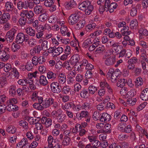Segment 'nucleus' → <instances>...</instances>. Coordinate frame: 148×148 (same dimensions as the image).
Segmentation results:
<instances>
[{
    "instance_id": "nucleus-18",
    "label": "nucleus",
    "mask_w": 148,
    "mask_h": 148,
    "mask_svg": "<svg viewBox=\"0 0 148 148\" xmlns=\"http://www.w3.org/2000/svg\"><path fill=\"white\" fill-rule=\"evenodd\" d=\"M40 118L39 117L33 118L32 117L29 118L28 121L30 124H36L37 123L40 121Z\"/></svg>"
},
{
    "instance_id": "nucleus-63",
    "label": "nucleus",
    "mask_w": 148,
    "mask_h": 148,
    "mask_svg": "<svg viewBox=\"0 0 148 148\" xmlns=\"http://www.w3.org/2000/svg\"><path fill=\"white\" fill-rule=\"evenodd\" d=\"M137 61V59L136 57H133L129 60L128 62V63L134 64Z\"/></svg>"
},
{
    "instance_id": "nucleus-58",
    "label": "nucleus",
    "mask_w": 148,
    "mask_h": 148,
    "mask_svg": "<svg viewBox=\"0 0 148 148\" xmlns=\"http://www.w3.org/2000/svg\"><path fill=\"white\" fill-rule=\"evenodd\" d=\"M128 137L127 135L121 134L119 136L118 138L120 140H123L127 139Z\"/></svg>"
},
{
    "instance_id": "nucleus-33",
    "label": "nucleus",
    "mask_w": 148,
    "mask_h": 148,
    "mask_svg": "<svg viewBox=\"0 0 148 148\" xmlns=\"http://www.w3.org/2000/svg\"><path fill=\"white\" fill-rule=\"evenodd\" d=\"M59 81L60 83L62 84H64L66 81V76L62 74L59 76Z\"/></svg>"
},
{
    "instance_id": "nucleus-64",
    "label": "nucleus",
    "mask_w": 148,
    "mask_h": 148,
    "mask_svg": "<svg viewBox=\"0 0 148 148\" xmlns=\"http://www.w3.org/2000/svg\"><path fill=\"white\" fill-rule=\"evenodd\" d=\"M92 73L90 71H87L85 74V77L87 79L91 78L92 77Z\"/></svg>"
},
{
    "instance_id": "nucleus-1",
    "label": "nucleus",
    "mask_w": 148,
    "mask_h": 148,
    "mask_svg": "<svg viewBox=\"0 0 148 148\" xmlns=\"http://www.w3.org/2000/svg\"><path fill=\"white\" fill-rule=\"evenodd\" d=\"M120 73L121 72L118 69L114 71V69H110L107 73L106 76L108 78L111 79V81L113 82L117 79Z\"/></svg>"
},
{
    "instance_id": "nucleus-48",
    "label": "nucleus",
    "mask_w": 148,
    "mask_h": 148,
    "mask_svg": "<svg viewBox=\"0 0 148 148\" xmlns=\"http://www.w3.org/2000/svg\"><path fill=\"white\" fill-rule=\"evenodd\" d=\"M11 47L12 51L15 52L19 49L20 47L18 44H15L13 43Z\"/></svg>"
},
{
    "instance_id": "nucleus-23",
    "label": "nucleus",
    "mask_w": 148,
    "mask_h": 148,
    "mask_svg": "<svg viewBox=\"0 0 148 148\" xmlns=\"http://www.w3.org/2000/svg\"><path fill=\"white\" fill-rule=\"evenodd\" d=\"M26 33L31 36H34L35 34V32L32 27H28L25 29Z\"/></svg>"
},
{
    "instance_id": "nucleus-40",
    "label": "nucleus",
    "mask_w": 148,
    "mask_h": 148,
    "mask_svg": "<svg viewBox=\"0 0 148 148\" xmlns=\"http://www.w3.org/2000/svg\"><path fill=\"white\" fill-rule=\"evenodd\" d=\"M89 116L88 112L87 111H83L80 113V116L79 117H82L86 118Z\"/></svg>"
},
{
    "instance_id": "nucleus-42",
    "label": "nucleus",
    "mask_w": 148,
    "mask_h": 148,
    "mask_svg": "<svg viewBox=\"0 0 148 148\" xmlns=\"http://www.w3.org/2000/svg\"><path fill=\"white\" fill-rule=\"evenodd\" d=\"M55 51V53H56L55 55L56 56H58L62 53L63 51V49L61 47H57V49Z\"/></svg>"
},
{
    "instance_id": "nucleus-34",
    "label": "nucleus",
    "mask_w": 148,
    "mask_h": 148,
    "mask_svg": "<svg viewBox=\"0 0 148 148\" xmlns=\"http://www.w3.org/2000/svg\"><path fill=\"white\" fill-rule=\"evenodd\" d=\"M139 33L140 34V36H146L148 35V32L146 29H141L139 30Z\"/></svg>"
},
{
    "instance_id": "nucleus-37",
    "label": "nucleus",
    "mask_w": 148,
    "mask_h": 148,
    "mask_svg": "<svg viewBox=\"0 0 148 148\" xmlns=\"http://www.w3.org/2000/svg\"><path fill=\"white\" fill-rule=\"evenodd\" d=\"M135 84L138 86H141L143 84V82L142 78L141 77H139L137 78L135 81Z\"/></svg>"
},
{
    "instance_id": "nucleus-47",
    "label": "nucleus",
    "mask_w": 148,
    "mask_h": 148,
    "mask_svg": "<svg viewBox=\"0 0 148 148\" xmlns=\"http://www.w3.org/2000/svg\"><path fill=\"white\" fill-rule=\"evenodd\" d=\"M41 103L39 102L38 103H35L33 104V107L35 109L38 110H42V108L41 107Z\"/></svg>"
},
{
    "instance_id": "nucleus-52",
    "label": "nucleus",
    "mask_w": 148,
    "mask_h": 148,
    "mask_svg": "<svg viewBox=\"0 0 148 148\" xmlns=\"http://www.w3.org/2000/svg\"><path fill=\"white\" fill-rule=\"evenodd\" d=\"M47 43L48 42L47 40H44L42 44L41 47L42 49L45 50L46 49H47Z\"/></svg>"
},
{
    "instance_id": "nucleus-60",
    "label": "nucleus",
    "mask_w": 148,
    "mask_h": 148,
    "mask_svg": "<svg viewBox=\"0 0 148 148\" xmlns=\"http://www.w3.org/2000/svg\"><path fill=\"white\" fill-rule=\"evenodd\" d=\"M72 104V102H69L65 104V105L63 107V109H69L71 108V106Z\"/></svg>"
},
{
    "instance_id": "nucleus-3",
    "label": "nucleus",
    "mask_w": 148,
    "mask_h": 148,
    "mask_svg": "<svg viewBox=\"0 0 148 148\" xmlns=\"http://www.w3.org/2000/svg\"><path fill=\"white\" fill-rule=\"evenodd\" d=\"M50 88L52 92L56 94L59 93L62 89L61 86L56 82H53L51 84Z\"/></svg>"
},
{
    "instance_id": "nucleus-32",
    "label": "nucleus",
    "mask_w": 148,
    "mask_h": 148,
    "mask_svg": "<svg viewBox=\"0 0 148 148\" xmlns=\"http://www.w3.org/2000/svg\"><path fill=\"white\" fill-rule=\"evenodd\" d=\"M16 87L15 86H11L9 90L10 94L12 96L15 95L16 94Z\"/></svg>"
},
{
    "instance_id": "nucleus-30",
    "label": "nucleus",
    "mask_w": 148,
    "mask_h": 148,
    "mask_svg": "<svg viewBox=\"0 0 148 148\" xmlns=\"http://www.w3.org/2000/svg\"><path fill=\"white\" fill-rule=\"evenodd\" d=\"M16 130V128L14 126L10 125L7 128L6 130L10 133L14 134Z\"/></svg>"
},
{
    "instance_id": "nucleus-26",
    "label": "nucleus",
    "mask_w": 148,
    "mask_h": 148,
    "mask_svg": "<svg viewBox=\"0 0 148 148\" xmlns=\"http://www.w3.org/2000/svg\"><path fill=\"white\" fill-rule=\"evenodd\" d=\"M138 25V23L136 20L134 19L131 21L130 24V27L132 29H136Z\"/></svg>"
},
{
    "instance_id": "nucleus-50",
    "label": "nucleus",
    "mask_w": 148,
    "mask_h": 148,
    "mask_svg": "<svg viewBox=\"0 0 148 148\" xmlns=\"http://www.w3.org/2000/svg\"><path fill=\"white\" fill-rule=\"evenodd\" d=\"M30 47H32L35 45L36 41L34 39H30L27 41Z\"/></svg>"
},
{
    "instance_id": "nucleus-43",
    "label": "nucleus",
    "mask_w": 148,
    "mask_h": 148,
    "mask_svg": "<svg viewBox=\"0 0 148 148\" xmlns=\"http://www.w3.org/2000/svg\"><path fill=\"white\" fill-rule=\"evenodd\" d=\"M54 4L53 1L52 0H46L44 3L45 5L47 7H51Z\"/></svg>"
},
{
    "instance_id": "nucleus-2",
    "label": "nucleus",
    "mask_w": 148,
    "mask_h": 148,
    "mask_svg": "<svg viewBox=\"0 0 148 148\" xmlns=\"http://www.w3.org/2000/svg\"><path fill=\"white\" fill-rule=\"evenodd\" d=\"M53 99L52 98H49L48 99H46L45 100H43V98H40L39 100V102L41 104V107L42 108V110L44 108H47L53 103Z\"/></svg>"
},
{
    "instance_id": "nucleus-5",
    "label": "nucleus",
    "mask_w": 148,
    "mask_h": 148,
    "mask_svg": "<svg viewBox=\"0 0 148 148\" xmlns=\"http://www.w3.org/2000/svg\"><path fill=\"white\" fill-rule=\"evenodd\" d=\"M91 4V3L90 1L86 0L83 2L79 4V8L83 11H84Z\"/></svg>"
},
{
    "instance_id": "nucleus-39",
    "label": "nucleus",
    "mask_w": 148,
    "mask_h": 148,
    "mask_svg": "<svg viewBox=\"0 0 148 148\" xmlns=\"http://www.w3.org/2000/svg\"><path fill=\"white\" fill-rule=\"evenodd\" d=\"M16 32V30L15 29L12 28L8 31L7 33L8 34V35H9L12 37H12L14 38Z\"/></svg>"
},
{
    "instance_id": "nucleus-59",
    "label": "nucleus",
    "mask_w": 148,
    "mask_h": 148,
    "mask_svg": "<svg viewBox=\"0 0 148 148\" xmlns=\"http://www.w3.org/2000/svg\"><path fill=\"white\" fill-rule=\"evenodd\" d=\"M36 127L38 130H42L43 129V126L40 122H38L35 124Z\"/></svg>"
},
{
    "instance_id": "nucleus-12",
    "label": "nucleus",
    "mask_w": 148,
    "mask_h": 148,
    "mask_svg": "<svg viewBox=\"0 0 148 148\" xmlns=\"http://www.w3.org/2000/svg\"><path fill=\"white\" fill-rule=\"evenodd\" d=\"M64 5L65 8L68 10H69L76 6L75 2H74V1L73 0H71L69 3H65Z\"/></svg>"
},
{
    "instance_id": "nucleus-49",
    "label": "nucleus",
    "mask_w": 148,
    "mask_h": 148,
    "mask_svg": "<svg viewBox=\"0 0 148 148\" xmlns=\"http://www.w3.org/2000/svg\"><path fill=\"white\" fill-rule=\"evenodd\" d=\"M26 18L23 17L20 18L19 20V22L21 26H23L25 25L26 23Z\"/></svg>"
},
{
    "instance_id": "nucleus-21",
    "label": "nucleus",
    "mask_w": 148,
    "mask_h": 148,
    "mask_svg": "<svg viewBox=\"0 0 148 148\" xmlns=\"http://www.w3.org/2000/svg\"><path fill=\"white\" fill-rule=\"evenodd\" d=\"M5 7L7 11L11 12L13 10L14 6L12 2L8 1L6 3Z\"/></svg>"
},
{
    "instance_id": "nucleus-22",
    "label": "nucleus",
    "mask_w": 148,
    "mask_h": 148,
    "mask_svg": "<svg viewBox=\"0 0 148 148\" xmlns=\"http://www.w3.org/2000/svg\"><path fill=\"white\" fill-rule=\"evenodd\" d=\"M85 21L84 20H80L77 23L75 26V28L77 29H79L84 27L85 24Z\"/></svg>"
},
{
    "instance_id": "nucleus-27",
    "label": "nucleus",
    "mask_w": 148,
    "mask_h": 148,
    "mask_svg": "<svg viewBox=\"0 0 148 148\" xmlns=\"http://www.w3.org/2000/svg\"><path fill=\"white\" fill-rule=\"evenodd\" d=\"M63 66H65L68 70H70L72 69L73 67V64H72L71 62L65 61L63 64Z\"/></svg>"
},
{
    "instance_id": "nucleus-9",
    "label": "nucleus",
    "mask_w": 148,
    "mask_h": 148,
    "mask_svg": "<svg viewBox=\"0 0 148 148\" xmlns=\"http://www.w3.org/2000/svg\"><path fill=\"white\" fill-rule=\"evenodd\" d=\"M110 119V116L107 113H103L100 118V120L101 122H107Z\"/></svg>"
},
{
    "instance_id": "nucleus-24",
    "label": "nucleus",
    "mask_w": 148,
    "mask_h": 148,
    "mask_svg": "<svg viewBox=\"0 0 148 148\" xmlns=\"http://www.w3.org/2000/svg\"><path fill=\"white\" fill-rule=\"evenodd\" d=\"M118 6L116 3L115 2L112 3L110 4L108 9V10L110 13H112L114 12V9H116Z\"/></svg>"
},
{
    "instance_id": "nucleus-55",
    "label": "nucleus",
    "mask_w": 148,
    "mask_h": 148,
    "mask_svg": "<svg viewBox=\"0 0 148 148\" xmlns=\"http://www.w3.org/2000/svg\"><path fill=\"white\" fill-rule=\"evenodd\" d=\"M35 50V53H39L42 49L41 47L39 45H36L34 47Z\"/></svg>"
},
{
    "instance_id": "nucleus-13",
    "label": "nucleus",
    "mask_w": 148,
    "mask_h": 148,
    "mask_svg": "<svg viewBox=\"0 0 148 148\" xmlns=\"http://www.w3.org/2000/svg\"><path fill=\"white\" fill-rule=\"evenodd\" d=\"M7 109L10 112L15 111L18 110V107L17 106L13 104L8 103Z\"/></svg>"
},
{
    "instance_id": "nucleus-57",
    "label": "nucleus",
    "mask_w": 148,
    "mask_h": 148,
    "mask_svg": "<svg viewBox=\"0 0 148 148\" xmlns=\"http://www.w3.org/2000/svg\"><path fill=\"white\" fill-rule=\"evenodd\" d=\"M74 90L75 91L78 92L81 88V86L79 83L75 84L74 86Z\"/></svg>"
},
{
    "instance_id": "nucleus-7",
    "label": "nucleus",
    "mask_w": 148,
    "mask_h": 148,
    "mask_svg": "<svg viewBox=\"0 0 148 148\" xmlns=\"http://www.w3.org/2000/svg\"><path fill=\"white\" fill-rule=\"evenodd\" d=\"M47 141L48 147L51 146L52 145H55L56 144L59 143L58 141V140L54 139L51 136H49L48 137Z\"/></svg>"
},
{
    "instance_id": "nucleus-31",
    "label": "nucleus",
    "mask_w": 148,
    "mask_h": 148,
    "mask_svg": "<svg viewBox=\"0 0 148 148\" xmlns=\"http://www.w3.org/2000/svg\"><path fill=\"white\" fill-rule=\"evenodd\" d=\"M41 98H42V97H39L38 95V92H35L33 93L32 97V99L33 101L37 100L39 102V100Z\"/></svg>"
},
{
    "instance_id": "nucleus-44",
    "label": "nucleus",
    "mask_w": 148,
    "mask_h": 148,
    "mask_svg": "<svg viewBox=\"0 0 148 148\" xmlns=\"http://www.w3.org/2000/svg\"><path fill=\"white\" fill-rule=\"evenodd\" d=\"M137 13V8L135 7H133L130 11V15L132 16H135Z\"/></svg>"
},
{
    "instance_id": "nucleus-8",
    "label": "nucleus",
    "mask_w": 148,
    "mask_h": 148,
    "mask_svg": "<svg viewBox=\"0 0 148 148\" xmlns=\"http://www.w3.org/2000/svg\"><path fill=\"white\" fill-rule=\"evenodd\" d=\"M141 99L143 100L146 101L148 100V88L143 90L140 95Z\"/></svg>"
},
{
    "instance_id": "nucleus-35",
    "label": "nucleus",
    "mask_w": 148,
    "mask_h": 148,
    "mask_svg": "<svg viewBox=\"0 0 148 148\" xmlns=\"http://www.w3.org/2000/svg\"><path fill=\"white\" fill-rule=\"evenodd\" d=\"M93 6L91 4L90 5L87 9H86V10L84 11L86 15H88L91 13L92 11L93 10Z\"/></svg>"
},
{
    "instance_id": "nucleus-15",
    "label": "nucleus",
    "mask_w": 148,
    "mask_h": 148,
    "mask_svg": "<svg viewBox=\"0 0 148 148\" xmlns=\"http://www.w3.org/2000/svg\"><path fill=\"white\" fill-rule=\"evenodd\" d=\"M24 34L20 33L18 34L16 36V40L18 43H21L23 42Z\"/></svg>"
},
{
    "instance_id": "nucleus-29",
    "label": "nucleus",
    "mask_w": 148,
    "mask_h": 148,
    "mask_svg": "<svg viewBox=\"0 0 148 148\" xmlns=\"http://www.w3.org/2000/svg\"><path fill=\"white\" fill-rule=\"evenodd\" d=\"M19 123L20 125L22 126L25 130H27L28 128V123L25 120H21L20 121Z\"/></svg>"
},
{
    "instance_id": "nucleus-45",
    "label": "nucleus",
    "mask_w": 148,
    "mask_h": 148,
    "mask_svg": "<svg viewBox=\"0 0 148 148\" xmlns=\"http://www.w3.org/2000/svg\"><path fill=\"white\" fill-rule=\"evenodd\" d=\"M91 43V41L89 39L86 40L82 44L83 47L86 48L88 46H89L90 44Z\"/></svg>"
},
{
    "instance_id": "nucleus-62",
    "label": "nucleus",
    "mask_w": 148,
    "mask_h": 148,
    "mask_svg": "<svg viewBox=\"0 0 148 148\" xmlns=\"http://www.w3.org/2000/svg\"><path fill=\"white\" fill-rule=\"evenodd\" d=\"M8 34L7 33L5 36V39L8 42H11L13 41L14 38L10 36L9 35H8Z\"/></svg>"
},
{
    "instance_id": "nucleus-46",
    "label": "nucleus",
    "mask_w": 148,
    "mask_h": 148,
    "mask_svg": "<svg viewBox=\"0 0 148 148\" xmlns=\"http://www.w3.org/2000/svg\"><path fill=\"white\" fill-rule=\"evenodd\" d=\"M11 68V65L10 64L7 63L5 64L4 69V71L6 72H8L10 70Z\"/></svg>"
},
{
    "instance_id": "nucleus-16",
    "label": "nucleus",
    "mask_w": 148,
    "mask_h": 148,
    "mask_svg": "<svg viewBox=\"0 0 148 148\" xmlns=\"http://www.w3.org/2000/svg\"><path fill=\"white\" fill-rule=\"evenodd\" d=\"M80 96L83 99H86L89 96V93L88 92L87 89H83L80 92Z\"/></svg>"
},
{
    "instance_id": "nucleus-28",
    "label": "nucleus",
    "mask_w": 148,
    "mask_h": 148,
    "mask_svg": "<svg viewBox=\"0 0 148 148\" xmlns=\"http://www.w3.org/2000/svg\"><path fill=\"white\" fill-rule=\"evenodd\" d=\"M39 17V20L41 22H43L46 20L48 18V16L46 13L43 12Z\"/></svg>"
},
{
    "instance_id": "nucleus-11",
    "label": "nucleus",
    "mask_w": 148,
    "mask_h": 148,
    "mask_svg": "<svg viewBox=\"0 0 148 148\" xmlns=\"http://www.w3.org/2000/svg\"><path fill=\"white\" fill-rule=\"evenodd\" d=\"M34 12L36 14H38L44 12V10L41 5H37L34 8Z\"/></svg>"
},
{
    "instance_id": "nucleus-20",
    "label": "nucleus",
    "mask_w": 148,
    "mask_h": 148,
    "mask_svg": "<svg viewBox=\"0 0 148 148\" xmlns=\"http://www.w3.org/2000/svg\"><path fill=\"white\" fill-rule=\"evenodd\" d=\"M39 82L40 84L46 85L48 84V81L46 79V77L44 75H41L40 77Z\"/></svg>"
},
{
    "instance_id": "nucleus-17",
    "label": "nucleus",
    "mask_w": 148,
    "mask_h": 148,
    "mask_svg": "<svg viewBox=\"0 0 148 148\" xmlns=\"http://www.w3.org/2000/svg\"><path fill=\"white\" fill-rule=\"evenodd\" d=\"M66 115L65 114L60 113L58 114L56 119L59 123H62L66 119Z\"/></svg>"
},
{
    "instance_id": "nucleus-51",
    "label": "nucleus",
    "mask_w": 148,
    "mask_h": 148,
    "mask_svg": "<svg viewBox=\"0 0 148 148\" xmlns=\"http://www.w3.org/2000/svg\"><path fill=\"white\" fill-rule=\"evenodd\" d=\"M118 82L120 83L118 86L120 88H122L125 86V83H126L127 82V81L124 79H120Z\"/></svg>"
},
{
    "instance_id": "nucleus-10",
    "label": "nucleus",
    "mask_w": 148,
    "mask_h": 148,
    "mask_svg": "<svg viewBox=\"0 0 148 148\" xmlns=\"http://www.w3.org/2000/svg\"><path fill=\"white\" fill-rule=\"evenodd\" d=\"M115 62V57L114 56H110L105 61V64L107 66L112 65Z\"/></svg>"
},
{
    "instance_id": "nucleus-4",
    "label": "nucleus",
    "mask_w": 148,
    "mask_h": 148,
    "mask_svg": "<svg viewBox=\"0 0 148 148\" xmlns=\"http://www.w3.org/2000/svg\"><path fill=\"white\" fill-rule=\"evenodd\" d=\"M80 12H76L75 14H72L70 16L68 20L70 24L73 25L79 21V13Z\"/></svg>"
},
{
    "instance_id": "nucleus-6",
    "label": "nucleus",
    "mask_w": 148,
    "mask_h": 148,
    "mask_svg": "<svg viewBox=\"0 0 148 148\" xmlns=\"http://www.w3.org/2000/svg\"><path fill=\"white\" fill-rule=\"evenodd\" d=\"M10 18V14L7 13H4L3 14L2 16L0 17V24L4 23Z\"/></svg>"
},
{
    "instance_id": "nucleus-38",
    "label": "nucleus",
    "mask_w": 148,
    "mask_h": 148,
    "mask_svg": "<svg viewBox=\"0 0 148 148\" xmlns=\"http://www.w3.org/2000/svg\"><path fill=\"white\" fill-rule=\"evenodd\" d=\"M81 129V126L79 124H77L75 126V127H73L72 129V132L73 133L76 134L78 131V129Z\"/></svg>"
},
{
    "instance_id": "nucleus-61",
    "label": "nucleus",
    "mask_w": 148,
    "mask_h": 148,
    "mask_svg": "<svg viewBox=\"0 0 148 148\" xmlns=\"http://www.w3.org/2000/svg\"><path fill=\"white\" fill-rule=\"evenodd\" d=\"M7 97L4 95H1L0 96V105L3 104V103L5 101Z\"/></svg>"
},
{
    "instance_id": "nucleus-19",
    "label": "nucleus",
    "mask_w": 148,
    "mask_h": 148,
    "mask_svg": "<svg viewBox=\"0 0 148 148\" xmlns=\"http://www.w3.org/2000/svg\"><path fill=\"white\" fill-rule=\"evenodd\" d=\"M71 141V138L69 136H65L62 142V144L64 146H68L70 144Z\"/></svg>"
},
{
    "instance_id": "nucleus-14",
    "label": "nucleus",
    "mask_w": 148,
    "mask_h": 148,
    "mask_svg": "<svg viewBox=\"0 0 148 148\" xmlns=\"http://www.w3.org/2000/svg\"><path fill=\"white\" fill-rule=\"evenodd\" d=\"M80 59L79 55L78 54L74 55L71 57L70 60V62H71L72 64H74L78 62Z\"/></svg>"
},
{
    "instance_id": "nucleus-56",
    "label": "nucleus",
    "mask_w": 148,
    "mask_h": 148,
    "mask_svg": "<svg viewBox=\"0 0 148 148\" xmlns=\"http://www.w3.org/2000/svg\"><path fill=\"white\" fill-rule=\"evenodd\" d=\"M100 143L101 144L99 145V146L103 148H106L108 145V142L103 140L102 142H100Z\"/></svg>"
},
{
    "instance_id": "nucleus-53",
    "label": "nucleus",
    "mask_w": 148,
    "mask_h": 148,
    "mask_svg": "<svg viewBox=\"0 0 148 148\" xmlns=\"http://www.w3.org/2000/svg\"><path fill=\"white\" fill-rule=\"evenodd\" d=\"M70 90V88L68 86H64L62 89V92L65 94L68 93Z\"/></svg>"
},
{
    "instance_id": "nucleus-25",
    "label": "nucleus",
    "mask_w": 148,
    "mask_h": 148,
    "mask_svg": "<svg viewBox=\"0 0 148 148\" xmlns=\"http://www.w3.org/2000/svg\"><path fill=\"white\" fill-rule=\"evenodd\" d=\"M56 74L53 73L51 71L48 72L47 74V77L48 79H51L52 80H54L56 77Z\"/></svg>"
},
{
    "instance_id": "nucleus-41",
    "label": "nucleus",
    "mask_w": 148,
    "mask_h": 148,
    "mask_svg": "<svg viewBox=\"0 0 148 148\" xmlns=\"http://www.w3.org/2000/svg\"><path fill=\"white\" fill-rule=\"evenodd\" d=\"M127 101L130 105L133 106L135 104L136 99V98H134L133 99V101H132V98H131L130 99H128Z\"/></svg>"
},
{
    "instance_id": "nucleus-36",
    "label": "nucleus",
    "mask_w": 148,
    "mask_h": 148,
    "mask_svg": "<svg viewBox=\"0 0 148 148\" xmlns=\"http://www.w3.org/2000/svg\"><path fill=\"white\" fill-rule=\"evenodd\" d=\"M97 90V88L93 86H90L88 88L89 94H93Z\"/></svg>"
},
{
    "instance_id": "nucleus-54",
    "label": "nucleus",
    "mask_w": 148,
    "mask_h": 148,
    "mask_svg": "<svg viewBox=\"0 0 148 148\" xmlns=\"http://www.w3.org/2000/svg\"><path fill=\"white\" fill-rule=\"evenodd\" d=\"M83 79V75L80 74H77L76 78V81L77 82H80Z\"/></svg>"
}]
</instances>
